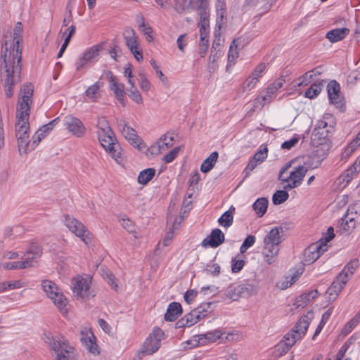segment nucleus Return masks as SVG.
<instances>
[{
	"mask_svg": "<svg viewBox=\"0 0 360 360\" xmlns=\"http://www.w3.org/2000/svg\"><path fill=\"white\" fill-rule=\"evenodd\" d=\"M22 24H18L12 32L4 33V43L1 47V79L5 89L6 96L11 98L13 95V86L20 80L21 72L22 44Z\"/></svg>",
	"mask_w": 360,
	"mask_h": 360,
	"instance_id": "1",
	"label": "nucleus"
},
{
	"mask_svg": "<svg viewBox=\"0 0 360 360\" xmlns=\"http://www.w3.org/2000/svg\"><path fill=\"white\" fill-rule=\"evenodd\" d=\"M34 86L32 84H25L20 89L17 106V122L15 124L16 137L18 150L20 154L30 151V141L29 139V117L30 111L31 98Z\"/></svg>",
	"mask_w": 360,
	"mask_h": 360,
	"instance_id": "2",
	"label": "nucleus"
},
{
	"mask_svg": "<svg viewBox=\"0 0 360 360\" xmlns=\"http://www.w3.org/2000/svg\"><path fill=\"white\" fill-rule=\"evenodd\" d=\"M282 231V228L274 227L264 238L262 256L264 262L268 264H272L276 262L280 245L283 240L281 236Z\"/></svg>",
	"mask_w": 360,
	"mask_h": 360,
	"instance_id": "3",
	"label": "nucleus"
},
{
	"mask_svg": "<svg viewBox=\"0 0 360 360\" xmlns=\"http://www.w3.org/2000/svg\"><path fill=\"white\" fill-rule=\"evenodd\" d=\"M43 340L50 349L55 352L56 355L55 360H76L75 349L65 338L56 339L50 333H45Z\"/></svg>",
	"mask_w": 360,
	"mask_h": 360,
	"instance_id": "4",
	"label": "nucleus"
},
{
	"mask_svg": "<svg viewBox=\"0 0 360 360\" xmlns=\"http://www.w3.org/2000/svg\"><path fill=\"white\" fill-rule=\"evenodd\" d=\"M295 162V160H292L285 163L280 170L278 179L282 182H285L283 189L290 190L298 187L302 183L303 178L305 176L308 167L305 165L295 166L292 170L290 172L289 175L285 176V173L292 167Z\"/></svg>",
	"mask_w": 360,
	"mask_h": 360,
	"instance_id": "5",
	"label": "nucleus"
},
{
	"mask_svg": "<svg viewBox=\"0 0 360 360\" xmlns=\"http://www.w3.org/2000/svg\"><path fill=\"white\" fill-rule=\"evenodd\" d=\"M174 8L179 13L195 11L198 22H209L210 10L208 0H175Z\"/></svg>",
	"mask_w": 360,
	"mask_h": 360,
	"instance_id": "6",
	"label": "nucleus"
},
{
	"mask_svg": "<svg viewBox=\"0 0 360 360\" xmlns=\"http://www.w3.org/2000/svg\"><path fill=\"white\" fill-rule=\"evenodd\" d=\"M41 287L47 297L53 301L60 312L62 314H67L68 300L56 284L51 281L44 280L41 283Z\"/></svg>",
	"mask_w": 360,
	"mask_h": 360,
	"instance_id": "7",
	"label": "nucleus"
},
{
	"mask_svg": "<svg viewBox=\"0 0 360 360\" xmlns=\"http://www.w3.org/2000/svg\"><path fill=\"white\" fill-rule=\"evenodd\" d=\"M98 137L105 150L118 164H121L123 161L122 148L117 141L114 132L111 131V134L110 132L98 134Z\"/></svg>",
	"mask_w": 360,
	"mask_h": 360,
	"instance_id": "8",
	"label": "nucleus"
},
{
	"mask_svg": "<svg viewBox=\"0 0 360 360\" xmlns=\"http://www.w3.org/2000/svg\"><path fill=\"white\" fill-rule=\"evenodd\" d=\"M164 335L163 331L159 328H154L143 343V348L136 354L139 360H141L145 355H151L160 347V341Z\"/></svg>",
	"mask_w": 360,
	"mask_h": 360,
	"instance_id": "9",
	"label": "nucleus"
},
{
	"mask_svg": "<svg viewBox=\"0 0 360 360\" xmlns=\"http://www.w3.org/2000/svg\"><path fill=\"white\" fill-rule=\"evenodd\" d=\"M72 290L77 299L89 300L94 297L91 289V281L89 278L77 276L72 280Z\"/></svg>",
	"mask_w": 360,
	"mask_h": 360,
	"instance_id": "10",
	"label": "nucleus"
},
{
	"mask_svg": "<svg viewBox=\"0 0 360 360\" xmlns=\"http://www.w3.org/2000/svg\"><path fill=\"white\" fill-rule=\"evenodd\" d=\"M64 223L65 226L75 236L80 238L86 245L91 242V233L82 222L70 215H65Z\"/></svg>",
	"mask_w": 360,
	"mask_h": 360,
	"instance_id": "11",
	"label": "nucleus"
},
{
	"mask_svg": "<svg viewBox=\"0 0 360 360\" xmlns=\"http://www.w3.org/2000/svg\"><path fill=\"white\" fill-rule=\"evenodd\" d=\"M327 245L323 243H314L309 245L304 252V264H309L314 262L327 250Z\"/></svg>",
	"mask_w": 360,
	"mask_h": 360,
	"instance_id": "12",
	"label": "nucleus"
},
{
	"mask_svg": "<svg viewBox=\"0 0 360 360\" xmlns=\"http://www.w3.org/2000/svg\"><path fill=\"white\" fill-rule=\"evenodd\" d=\"M313 316V312H308L307 314L302 316L291 332L288 334L295 337L297 341L301 339L305 335Z\"/></svg>",
	"mask_w": 360,
	"mask_h": 360,
	"instance_id": "13",
	"label": "nucleus"
},
{
	"mask_svg": "<svg viewBox=\"0 0 360 360\" xmlns=\"http://www.w3.org/2000/svg\"><path fill=\"white\" fill-rule=\"evenodd\" d=\"M124 39L127 46L133 53L134 58L141 61L143 60L141 49L139 47L138 42V37L136 35L133 30H127L124 32Z\"/></svg>",
	"mask_w": 360,
	"mask_h": 360,
	"instance_id": "14",
	"label": "nucleus"
},
{
	"mask_svg": "<svg viewBox=\"0 0 360 360\" xmlns=\"http://www.w3.org/2000/svg\"><path fill=\"white\" fill-rule=\"evenodd\" d=\"M118 127L123 136L129 141V142L139 149H141V139L136 134V131L131 127L125 121H120L118 123Z\"/></svg>",
	"mask_w": 360,
	"mask_h": 360,
	"instance_id": "15",
	"label": "nucleus"
},
{
	"mask_svg": "<svg viewBox=\"0 0 360 360\" xmlns=\"http://www.w3.org/2000/svg\"><path fill=\"white\" fill-rule=\"evenodd\" d=\"M65 125L68 131L77 137H82L86 131V128L80 120L68 115L65 118Z\"/></svg>",
	"mask_w": 360,
	"mask_h": 360,
	"instance_id": "16",
	"label": "nucleus"
},
{
	"mask_svg": "<svg viewBox=\"0 0 360 360\" xmlns=\"http://www.w3.org/2000/svg\"><path fill=\"white\" fill-rule=\"evenodd\" d=\"M174 136L167 134L162 136L158 141L151 146L148 150L152 155H158L173 145Z\"/></svg>",
	"mask_w": 360,
	"mask_h": 360,
	"instance_id": "17",
	"label": "nucleus"
},
{
	"mask_svg": "<svg viewBox=\"0 0 360 360\" xmlns=\"http://www.w3.org/2000/svg\"><path fill=\"white\" fill-rule=\"evenodd\" d=\"M75 31L76 27L73 25L68 27V24H65L61 27L60 32L58 33V38H60V39H63L64 42L60 47L57 58H59L62 57L64 51H65L67 46L70 43L71 37L75 34Z\"/></svg>",
	"mask_w": 360,
	"mask_h": 360,
	"instance_id": "18",
	"label": "nucleus"
},
{
	"mask_svg": "<svg viewBox=\"0 0 360 360\" xmlns=\"http://www.w3.org/2000/svg\"><path fill=\"white\" fill-rule=\"evenodd\" d=\"M225 240L224 233L219 229H213L210 234L202 241V246L203 248H217L221 245Z\"/></svg>",
	"mask_w": 360,
	"mask_h": 360,
	"instance_id": "19",
	"label": "nucleus"
},
{
	"mask_svg": "<svg viewBox=\"0 0 360 360\" xmlns=\"http://www.w3.org/2000/svg\"><path fill=\"white\" fill-rule=\"evenodd\" d=\"M109 77L110 89L113 91L117 100L122 104V106H125L124 101V87L122 84L118 83L116 77L109 72L108 74Z\"/></svg>",
	"mask_w": 360,
	"mask_h": 360,
	"instance_id": "20",
	"label": "nucleus"
},
{
	"mask_svg": "<svg viewBox=\"0 0 360 360\" xmlns=\"http://www.w3.org/2000/svg\"><path fill=\"white\" fill-rule=\"evenodd\" d=\"M42 249L37 244H32L25 252L21 261H27L28 266L33 267L37 263V260L41 256Z\"/></svg>",
	"mask_w": 360,
	"mask_h": 360,
	"instance_id": "21",
	"label": "nucleus"
},
{
	"mask_svg": "<svg viewBox=\"0 0 360 360\" xmlns=\"http://www.w3.org/2000/svg\"><path fill=\"white\" fill-rule=\"evenodd\" d=\"M201 309H193L190 313L185 315L179 320L176 325L177 328L191 327L203 319V315H200Z\"/></svg>",
	"mask_w": 360,
	"mask_h": 360,
	"instance_id": "22",
	"label": "nucleus"
},
{
	"mask_svg": "<svg viewBox=\"0 0 360 360\" xmlns=\"http://www.w3.org/2000/svg\"><path fill=\"white\" fill-rule=\"evenodd\" d=\"M102 49L101 44H97L86 50L76 63L77 70L83 68L86 63L98 56L99 51Z\"/></svg>",
	"mask_w": 360,
	"mask_h": 360,
	"instance_id": "23",
	"label": "nucleus"
},
{
	"mask_svg": "<svg viewBox=\"0 0 360 360\" xmlns=\"http://www.w3.org/2000/svg\"><path fill=\"white\" fill-rule=\"evenodd\" d=\"M245 44V39L242 37L234 39L230 44L228 53V62L230 65H234L236 60L239 57L238 50L243 48Z\"/></svg>",
	"mask_w": 360,
	"mask_h": 360,
	"instance_id": "24",
	"label": "nucleus"
},
{
	"mask_svg": "<svg viewBox=\"0 0 360 360\" xmlns=\"http://www.w3.org/2000/svg\"><path fill=\"white\" fill-rule=\"evenodd\" d=\"M80 340L86 348L92 354H98L97 345L95 342V337L91 330H82Z\"/></svg>",
	"mask_w": 360,
	"mask_h": 360,
	"instance_id": "25",
	"label": "nucleus"
},
{
	"mask_svg": "<svg viewBox=\"0 0 360 360\" xmlns=\"http://www.w3.org/2000/svg\"><path fill=\"white\" fill-rule=\"evenodd\" d=\"M328 98L333 104L340 105L342 100L340 96V84L335 80L330 81L327 86Z\"/></svg>",
	"mask_w": 360,
	"mask_h": 360,
	"instance_id": "26",
	"label": "nucleus"
},
{
	"mask_svg": "<svg viewBox=\"0 0 360 360\" xmlns=\"http://www.w3.org/2000/svg\"><path fill=\"white\" fill-rule=\"evenodd\" d=\"M268 149L264 147L263 149H259L254 156L250 160L248 165L245 167L247 173L252 172L258 165L262 163L267 158Z\"/></svg>",
	"mask_w": 360,
	"mask_h": 360,
	"instance_id": "27",
	"label": "nucleus"
},
{
	"mask_svg": "<svg viewBox=\"0 0 360 360\" xmlns=\"http://www.w3.org/2000/svg\"><path fill=\"white\" fill-rule=\"evenodd\" d=\"M224 333L220 330H214L209 331L205 334H200L198 335V343L200 345H205L207 343L214 342L217 340L220 339Z\"/></svg>",
	"mask_w": 360,
	"mask_h": 360,
	"instance_id": "28",
	"label": "nucleus"
},
{
	"mask_svg": "<svg viewBox=\"0 0 360 360\" xmlns=\"http://www.w3.org/2000/svg\"><path fill=\"white\" fill-rule=\"evenodd\" d=\"M349 33V30L345 27L333 29L326 34V38L335 43L344 39Z\"/></svg>",
	"mask_w": 360,
	"mask_h": 360,
	"instance_id": "29",
	"label": "nucleus"
},
{
	"mask_svg": "<svg viewBox=\"0 0 360 360\" xmlns=\"http://www.w3.org/2000/svg\"><path fill=\"white\" fill-rule=\"evenodd\" d=\"M182 313L181 305L179 302H172L169 304L165 319L167 321H174Z\"/></svg>",
	"mask_w": 360,
	"mask_h": 360,
	"instance_id": "30",
	"label": "nucleus"
},
{
	"mask_svg": "<svg viewBox=\"0 0 360 360\" xmlns=\"http://www.w3.org/2000/svg\"><path fill=\"white\" fill-rule=\"evenodd\" d=\"M295 337L288 333L283 337V339L277 345V351L280 355L285 354L296 343Z\"/></svg>",
	"mask_w": 360,
	"mask_h": 360,
	"instance_id": "31",
	"label": "nucleus"
},
{
	"mask_svg": "<svg viewBox=\"0 0 360 360\" xmlns=\"http://www.w3.org/2000/svg\"><path fill=\"white\" fill-rule=\"evenodd\" d=\"M103 83L96 82L91 86H89L85 91L86 96L91 101L96 102L101 97L100 89L103 87Z\"/></svg>",
	"mask_w": 360,
	"mask_h": 360,
	"instance_id": "32",
	"label": "nucleus"
},
{
	"mask_svg": "<svg viewBox=\"0 0 360 360\" xmlns=\"http://www.w3.org/2000/svg\"><path fill=\"white\" fill-rule=\"evenodd\" d=\"M356 222L353 217L349 213L345 214L342 219L340 222L341 229L347 234L351 233L356 228Z\"/></svg>",
	"mask_w": 360,
	"mask_h": 360,
	"instance_id": "33",
	"label": "nucleus"
},
{
	"mask_svg": "<svg viewBox=\"0 0 360 360\" xmlns=\"http://www.w3.org/2000/svg\"><path fill=\"white\" fill-rule=\"evenodd\" d=\"M218 157L219 154L217 152H212L210 156L202 162L200 166L201 172L203 173L210 172L214 166L216 162L217 161Z\"/></svg>",
	"mask_w": 360,
	"mask_h": 360,
	"instance_id": "34",
	"label": "nucleus"
},
{
	"mask_svg": "<svg viewBox=\"0 0 360 360\" xmlns=\"http://www.w3.org/2000/svg\"><path fill=\"white\" fill-rule=\"evenodd\" d=\"M268 203V200L266 198H259L254 202L252 207L258 217H262L266 213Z\"/></svg>",
	"mask_w": 360,
	"mask_h": 360,
	"instance_id": "35",
	"label": "nucleus"
},
{
	"mask_svg": "<svg viewBox=\"0 0 360 360\" xmlns=\"http://www.w3.org/2000/svg\"><path fill=\"white\" fill-rule=\"evenodd\" d=\"M155 169L153 168H148L141 171L138 176V182L140 184H147L155 176Z\"/></svg>",
	"mask_w": 360,
	"mask_h": 360,
	"instance_id": "36",
	"label": "nucleus"
},
{
	"mask_svg": "<svg viewBox=\"0 0 360 360\" xmlns=\"http://www.w3.org/2000/svg\"><path fill=\"white\" fill-rule=\"evenodd\" d=\"M343 288L344 286L342 285H340L338 281L334 280L327 290L329 300L332 302L335 300Z\"/></svg>",
	"mask_w": 360,
	"mask_h": 360,
	"instance_id": "37",
	"label": "nucleus"
},
{
	"mask_svg": "<svg viewBox=\"0 0 360 360\" xmlns=\"http://www.w3.org/2000/svg\"><path fill=\"white\" fill-rule=\"evenodd\" d=\"M360 146V132L356 135V138L349 143L347 148L342 153V158L349 157L356 148Z\"/></svg>",
	"mask_w": 360,
	"mask_h": 360,
	"instance_id": "38",
	"label": "nucleus"
},
{
	"mask_svg": "<svg viewBox=\"0 0 360 360\" xmlns=\"http://www.w3.org/2000/svg\"><path fill=\"white\" fill-rule=\"evenodd\" d=\"M323 86V84L321 82L319 83H314L306 90L304 93L305 96L309 98H314L316 97L321 92Z\"/></svg>",
	"mask_w": 360,
	"mask_h": 360,
	"instance_id": "39",
	"label": "nucleus"
},
{
	"mask_svg": "<svg viewBox=\"0 0 360 360\" xmlns=\"http://www.w3.org/2000/svg\"><path fill=\"white\" fill-rule=\"evenodd\" d=\"M313 81V75L307 72L301 77H298L294 81L295 86L301 87L306 86Z\"/></svg>",
	"mask_w": 360,
	"mask_h": 360,
	"instance_id": "40",
	"label": "nucleus"
},
{
	"mask_svg": "<svg viewBox=\"0 0 360 360\" xmlns=\"http://www.w3.org/2000/svg\"><path fill=\"white\" fill-rule=\"evenodd\" d=\"M27 261H18L13 262H6L2 264V267L4 269L11 270V269H27L29 265Z\"/></svg>",
	"mask_w": 360,
	"mask_h": 360,
	"instance_id": "41",
	"label": "nucleus"
},
{
	"mask_svg": "<svg viewBox=\"0 0 360 360\" xmlns=\"http://www.w3.org/2000/svg\"><path fill=\"white\" fill-rule=\"evenodd\" d=\"M289 197V194L288 192L284 190L277 191L274 195L272 198V200L274 204L280 205L283 203L285 201L288 200Z\"/></svg>",
	"mask_w": 360,
	"mask_h": 360,
	"instance_id": "42",
	"label": "nucleus"
},
{
	"mask_svg": "<svg viewBox=\"0 0 360 360\" xmlns=\"http://www.w3.org/2000/svg\"><path fill=\"white\" fill-rule=\"evenodd\" d=\"M233 222V216L231 212H225L218 219L220 226L228 228L232 225Z\"/></svg>",
	"mask_w": 360,
	"mask_h": 360,
	"instance_id": "43",
	"label": "nucleus"
},
{
	"mask_svg": "<svg viewBox=\"0 0 360 360\" xmlns=\"http://www.w3.org/2000/svg\"><path fill=\"white\" fill-rule=\"evenodd\" d=\"M360 322V314L355 315L344 327L342 333L349 334Z\"/></svg>",
	"mask_w": 360,
	"mask_h": 360,
	"instance_id": "44",
	"label": "nucleus"
},
{
	"mask_svg": "<svg viewBox=\"0 0 360 360\" xmlns=\"http://www.w3.org/2000/svg\"><path fill=\"white\" fill-rule=\"evenodd\" d=\"M97 127H98V131H97L98 134H101V133H105V132H110V134H111V131H112L110 127L109 126L108 122L104 117L98 118Z\"/></svg>",
	"mask_w": 360,
	"mask_h": 360,
	"instance_id": "45",
	"label": "nucleus"
},
{
	"mask_svg": "<svg viewBox=\"0 0 360 360\" xmlns=\"http://www.w3.org/2000/svg\"><path fill=\"white\" fill-rule=\"evenodd\" d=\"M221 24H218L214 32V39L213 40L212 47L219 48L224 42V39L221 37Z\"/></svg>",
	"mask_w": 360,
	"mask_h": 360,
	"instance_id": "46",
	"label": "nucleus"
},
{
	"mask_svg": "<svg viewBox=\"0 0 360 360\" xmlns=\"http://www.w3.org/2000/svg\"><path fill=\"white\" fill-rule=\"evenodd\" d=\"M359 266V260L357 259H354L348 262L345 267L343 268V271L347 273L350 277L352 276L354 271L357 269Z\"/></svg>",
	"mask_w": 360,
	"mask_h": 360,
	"instance_id": "47",
	"label": "nucleus"
},
{
	"mask_svg": "<svg viewBox=\"0 0 360 360\" xmlns=\"http://www.w3.org/2000/svg\"><path fill=\"white\" fill-rule=\"evenodd\" d=\"M139 29L146 36V39L148 41L150 42L153 41V30L149 26V24H139Z\"/></svg>",
	"mask_w": 360,
	"mask_h": 360,
	"instance_id": "48",
	"label": "nucleus"
},
{
	"mask_svg": "<svg viewBox=\"0 0 360 360\" xmlns=\"http://www.w3.org/2000/svg\"><path fill=\"white\" fill-rule=\"evenodd\" d=\"M255 242V237L254 236H248L240 248V252L244 253L245 252H246L248 248H250L254 245Z\"/></svg>",
	"mask_w": 360,
	"mask_h": 360,
	"instance_id": "49",
	"label": "nucleus"
},
{
	"mask_svg": "<svg viewBox=\"0 0 360 360\" xmlns=\"http://www.w3.org/2000/svg\"><path fill=\"white\" fill-rule=\"evenodd\" d=\"M129 98L138 104L143 103V98L139 91L136 89H127Z\"/></svg>",
	"mask_w": 360,
	"mask_h": 360,
	"instance_id": "50",
	"label": "nucleus"
},
{
	"mask_svg": "<svg viewBox=\"0 0 360 360\" xmlns=\"http://www.w3.org/2000/svg\"><path fill=\"white\" fill-rule=\"evenodd\" d=\"M179 224L178 225L175 224V223H173L172 230L169 231L163 239L162 243L164 246H168L174 237V231L179 229Z\"/></svg>",
	"mask_w": 360,
	"mask_h": 360,
	"instance_id": "51",
	"label": "nucleus"
},
{
	"mask_svg": "<svg viewBox=\"0 0 360 360\" xmlns=\"http://www.w3.org/2000/svg\"><path fill=\"white\" fill-rule=\"evenodd\" d=\"M179 150H180V147H179V146L175 147L174 148H173L172 150H170L167 154H166L163 157L162 160L165 163H169V162H172L177 156Z\"/></svg>",
	"mask_w": 360,
	"mask_h": 360,
	"instance_id": "52",
	"label": "nucleus"
},
{
	"mask_svg": "<svg viewBox=\"0 0 360 360\" xmlns=\"http://www.w3.org/2000/svg\"><path fill=\"white\" fill-rule=\"evenodd\" d=\"M245 262L243 259L236 257L231 262V271L233 273H238L243 268Z\"/></svg>",
	"mask_w": 360,
	"mask_h": 360,
	"instance_id": "53",
	"label": "nucleus"
},
{
	"mask_svg": "<svg viewBox=\"0 0 360 360\" xmlns=\"http://www.w3.org/2000/svg\"><path fill=\"white\" fill-rule=\"evenodd\" d=\"M209 48V39L200 38L199 41V53L201 57H205Z\"/></svg>",
	"mask_w": 360,
	"mask_h": 360,
	"instance_id": "54",
	"label": "nucleus"
},
{
	"mask_svg": "<svg viewBox=\"0 0 360 360\" xmlns=\"http://www.w3.org/2000/svg\"><path fill=\"white\" fill-rule=\"evenodd\" d=\"M257 82L258 79H256V77H254L252 75L249 76L243 84V91L250 90L253 89L255 86Z\"/></svg>",
	"mask_w": 360,
	"mask_h": 360,
	"instance_id": "55",
	"label": "nucleus"
},
{
	"mask_svg": "<svg viewBox=\"0 0 360 360\" xmlns=\"http://www.w3.org/2000/svg\"><path fill=\"white\" fill-rule=\"evenodd\" d=\"M45 136L46 135L39 129L32 137L33 141L32 143L30 142V150H34L38 143L41 141V139Z\"/></svg>",
	"mask_w": 360,
	"mask_h": 360,
	"instance_id": "56",
	"label": "nucleus"
},
{
	"mask_svg": "<svg viewBox=\"0 0 360 360\" xmlns=\"http://www.w3.org/2000/svg\"><path fill=\"white\" fill-rule=\"evenodd\" d=\"M25 286V283L20 280L6 282V290L18 289Z\"/></svg>",
	"mask_w": 360,
	"mask_h": 360,
	"instance_id": "57",
	"label": "nucleus"
},
{
	"mask_svg": "<svg viewBox=\"0 0 360 360\" xmlns=\"http://www.w3.org/2000/svg\"><path fill=\"white\" fill-rule=\"evenodd\" d=\"M347 273H345L343 270H342L336 276L335 281H338L340 285H342L344 287L348 282V281L351 278Z\"/></svg>",
	"mask_w": 360,
	"mask_h": 360,
	"instance_id": "58",
	"label": "nucleus"
},
{
	"mask_svg": "<svg viewBox=\"0 0 360 360\" xmlns=\"http://www.w3.org/2000/svg\"><path fill=\"white\" fill-rule=\"evenodd\" d=\"M266 64L264 63H261L256 66V68L252 71L251 75L254 77H256L259 80V78L262 77L263 72L266 69Z\"/></svg>",
	"mask_w": 360,
	"mask_h": 360,
	"instance_id": "59",
	"label": "nucleus"
},
{
	"mask_svg": "<svg viewBox=\"0 0 360 360\" xmlns=\"http://www.w3.org/2000/svg\"><path fill=\"white\" fill-rule=\"evenodd\" d=\"M122 226L129 233L135 232V226L133 222L129 219H122L121 221Z\"/></svg>",
	"mask_w": 360,
	"mask_h": 360,
	"instance_id": "60",
	"label": "nucleus"
},
{
	"mask_svg": "<svg viewBox=\"0 0 360 360\" xmlns=\"http://www.w3.org/2000/svg\"><path fill=\"white\" fill-rule=\"evenodd\" d=\"M140 77V81H139V86L141 90L144 91H148L150 89V83L149 81L147 79L146 75L143 73H141L139 75Z\"/></svg>",
	"mask_w": 360,
	"mask_h": 360,
	"instance_id": "61",
	"label": "nucleus"
},
{
	"mask_svg": "<svg viewBox=\"0 0 360 360\" xmlns=\"http://www.w3.org/2000/svg\"><path fill=\"white\" fill-rule=\"evenodd\" d=\"M221 56V50L219 48H211V53L210 56V60L211 63H216Z\"/></svg>",
	"mask_w": 360,
	"mask_h": 360,
	"instance_id": "62",
	"label": "nucleus"
},
{
	"mask_svg": "<svg viewBox=\"0 0 360 360\" xmlns=\"http://www.w3.org/2000/svg\"><path fill=\"white\" fill-rule=\"evenodd\" d=\"M58 118H56L54 120H53L52 121H51L49 123L46 124H44L43 125L41 128H40V130L45 134L46 135L47 134H49L53 128V127L56 125V124L58 122Z\"/></svg>",
	"mask_w": 360,
	"mask_h": 360,
	"instance_id": "63",
	"label": "nucleus"
},
{
	"mask_svg": "<svg viewBox=\"0 0 360 360\" xmlns=\"http://www.w3.org/2000/svg\"><path fill=\"white\" fill-rule=\"evenodd\" d=\"M298 141H299V138L293 137L291 139L283 142L281 145V148L283 149L290 150L292 147H294L298 143Z\"/></svg>",
	"mask_w": 360,
	"mask_h": 360,
	"instance_id": "64",
	"label": "nucleus"
}]
</instances>
